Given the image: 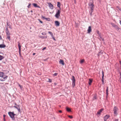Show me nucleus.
<instances>
[{"instance_id":"1","label":"nucleus","mask_w":121,"mask_h":121,"mask_svg":"<svg viewBox=\"0 0 121 121\" xmlns=\"http://www.w3.org/2000/svg\"><path fill=\"white\" fill-rule=\"evenodd\" d=\"M8 76L5 75L4 73L2 72H0V81H3L6 80Z\"/></svg>"},{"instance_id":"2","label":"nucleus","mask_w":121,"mask_h":121,"mask_svg":"<svg viewBox=\"0 0 121 121\" xmlns=\"http://www.w3.org/2000/svg\"><path fill=\"white\" fill-rule=\"evenodd\" d=\"M8 114L12 119L13 120H14L15 119L14 116L16 114L14 113V112H9Z\"/></svg>"},{"instance_id":"3","label":"nucleus","mask_w":121,"mask_h":121,"mask_svg":"<svg viewBox=\"0 0 121 121\" xmlns=\"http://www.w3.org/2000/svg\"><path fill=\"white\" fill-rule=\"evenodd\" d=\"M60 10H57V11L56 12L55 16L57 18H58L60 16Z\"/></svg>"},{"instance_id":"4","label":"nucleus","mask_w":121,"mask_h":121,"mask_svg":"<svg viewBox=\"0 0 121 121\" xmlns=\"http://www.w3.org/2000/svg\"><path fill=\"white\" fill-rule=\"evenodd\" d=\"M118 110V108L116 107H115L113 109V111H114V113L116 115H117V112Z\"/></svg>"},{"instance_id":"5","label":"nucleus","mask_w":121,"mask_h":121,"mask_svg":"<svg viewBox=\"0 0 121 121\" xmlns=\"http://www.w3.org/2000/svg\"><path fill=\"white\" fill-rule=\"evenodd\" d=\"M88 5L91 9V10L93 11L94 5L93 4L91 3H90Z\"/></svg>"},{"instance_id":"6","label":"nucleus","mask_w":121,"mask_h":121,"mask_svg":"<svg viewBox=\"0 0 121 121\" xmlns=\"http://www.w3.org/2000/svg\"><path fill=\"white\" fill-rule=\"evenodd\" d=\"M13 107L17 109L18 112H20L21 111L20 106L19 105H17L16 106H14Z\"/></svg>"},{"instance_id":"7","label":"nucleus","mask_w":121,"mask_h":121,"mask_svg":"<svg viewBox=\"0 0 121 121\" xmlns=\"http://www.w3.org/2000/svg\"><path fill=\"white\" fill-rule=\"evenodd\" d=\"M18 46L19 48V52L20 55L21 54V46L20 45V43L19 42H18Z\"/></svg>"},{"instance_id":"8","label":"nucleus","mask_w":121,"mask_h":121,"mask_svg":"<svg viewBox=\"0 0 121 121\" xmlns=\"http://www.w3.org/2000/svg\"><path fill=\"white\" fill-rule=\"evenodd\" d=\"M5 32L6 34V35H10V34L9 31L8 27H7L5 30Z\"/></svg>"},{"instance_id":"9","label":"nucleus","mask_w":121,"mask_h":121,"mask_svg":"<svg viewBox=\"0 0 121 121\" xmlns=\"http://www.w3.org/2000/svg\"><path fill=\"white\" fill-rule=\"evenodd\" d=\"M110 116L109 115H107L105 116L104 117V120L105 121H107V119H108L109 117Z\"/></svg>"},{"instance_id":"10","label":"nucleus","mask_w":121,"mask_h":121,"mask_svg":"<svg viewBox=\"0 0 121 121\" xmlns=\"http://www.w3.org/2000/svg\"><path fill=\"white\" fill-rule=\"evenodd\" d=\"M48 4L50 8L51 9H52L53 8V5L50 3H49Z\"/></svg>"},{"instance_id":"11","label":"nucleus","mask_w":121,"mask_h":121,"mask_svg":"<svg viewBox=\"0 0 121 121\" xmlns=\"http://www.w3.org/2000/svg\"><path fill=\"white\" fill-rule=\"evenodd\" d=\"M55 23L56 26H59L60 23L59 22L57 21H56L55 22Z\"/></svg>"},{"instance_id":"12","label":"nucleus","mask_w":121,"mask_h":121,"mask_svg":"<svg viewBox=\"0 0 121 121\" xmlns=\"http://www.w3.org/2000/svg\"><path fill=\"white\" fill-rule=\"evenodd\" d=\"M87 31L88 33H90V32H91V26H89V27Z\"/></svg>"},{"instance_id":"13","label":"nucleus","mask_w":121,"mask_h":121,"mask_svg":"<svg viewBox=\"0 0 121 121\" xmlns=\"http://www.w3.org/2000/svg\"><path fill=\"white\" fill-rule=\"evenodd\" d=\"M104 109L102 108L98 112H97V114L98 115H100L102 111H103Z\"/></svg>"},{"instance_id":"14","label":"nucleus","mask_w":121,"mask_h":121,"mask_svg":"<svg viewBox=\"0 0 121 121\" xmlns=\"http://www.w3.org/2000/svg\"><path fill=\"white\" fill-rule=\"evenodd\" d=\"M32 4H33L34 6L35 7L40 8V7L36 3H33Z\"/></svg>"},{"instance_id":"15","label":"nucleus","mask_w":121,"mask_h":121,"mask_svg":"<svg viewBox=\"0 0 121 121\" xmlns=\"http://www.w3.org/2000/svg\"><path fill=\"white\" fill-rule=\"evenodd\" d=\"M72 81V83L75 82V79L74 76H72V78L71 79Z\"/></svg>"},{"instance_id":"16","label":"nucleus","mask_w":121,"mask_h":121,"mask_svg":"<svg viewBox=\"0 0 121 121\" xmlns=\"http://www.w3.org/2000/svg\"><path fill=\"white\" fill-rule=\"evenodd\" d=\"M102 84H104V82L103 79H104V72L103 71H102Z\"/></svg>"},{"instance_id":"17","label":"nucleus","mask_w":121,"mask_h":121,"mask_svg":"<svg viewBox=\"0 0 121 121\" xmlns=\"http://www.w3.org/2000/svg\"><path fill=\"white\" fill-rule=\"evenodd\" d=\"M5 45L4 44H0V48H4L6 47Z\"/></svg>"},{"instance_id":"18","label":"nucleus","mask_w":121,"mask_h":121,"mask_svg":"<svg viewBox=\"0 0 121 121\" xmlns=\"http://www.w3.org/2000/svg\"><path fill=\"white\" fill-rule=\"evenodd\" d=\"M59 63L64 65V61L63 60H60L59 61Z\"/></svg>"},{"instance_id":"19","label":"nucleus","mask_w":121,"mask_h":121,"mask_svg":"<svg viewBox=\"0 0 121 121\" xmlns=\"http://www.w3.org/2000/svg\"><path fill=\"white\" fill-rule=\"evenodd\" d=\"M97 95H96L95 94L94 95L93 97L92 98V100H95L96 99H97Z\"/></svg>"},{"instance_id":"20","label":"nucleus","mask_w":121,"mask_h":121,"mask_svg":"<svg viewBox=\"0 0 121 121\" xmlns=\"http://www.w3.org/2000/svg\"><path fill=\"white\" fill-rule=\"evenodd\" d=\"M57 3V6L58 7H59L60 8V3L59 2H58Z\"/></svg>"},{"instance_id":"21","label":"nucleus","mask_w":121,"mask_h":121,"mask_svg":"<svg viewBox=\"0 0 121 121\" xmlns=\"http://www.w3.org/2000/svg\"><path fill=\"white\" fill-rule=\"evenodd\" d=\"M106 88L107 89H106V94L107 96L108 95V86H107Z\"/></svg>"},{"instance_id":"22","label":"nucleus","mask_w":121,"mask_h":121,"mask_svg":"<svg viewBox=\"0 0 121 121\" xmlns=\"http://www.w3.org/2000/svg\"><path fill=\"white\" fill-rule=\"evenodd\" d=\"M92 82V79H89V84L90 85L91 84V83Z\"/></svg>"},{"instance_id":"23","label":"nucleus","mask_w":121,"mask_h":121,"mask_svg":"<svg viewBox=\"0 0 121 121\" xmlns=\"http://www.w3.org/2000/svg\"><path fill=\"white\" fill-rule=\"evenodd\" d=\"M7 25L8 26H9V28H10L11 29H12V28L11 27V25L10 24H9V23H8V22H7Z\"/></svg>"},{"instance_id":"24","label":"nucleus","mask_w":121,"mask_h":121,"mask_svg":"<svg viewBox=\"0 0 121 121\" xmlns=\"http://www.w3.org/2000/svg\"><path fill=\"white\" fill-rule=\"evenodd\" d=\"M115 28L117 30V31H119L120 30H121L120 28L118 27L117 26V27H116Z\"/></svg>"},{"instance_id":"25","label":"nucleus","mask_w":121,"mask_h":121,"mask_svg":"<svg viewBox=\"0 0 121 121\" xmlns=\"http://www.w3.org/2000/svg\"><path fill=\"white\" fill-rule=\"evenodd\" d=\"M103 53V52L102 51H101L100 52H99V54H98V56H99L101 55Z\"/></svg>"},{"instance_id":"26","label":"nucleus","mask_w":121,"mask_h":121,"mask_svg":"<svg viewBox=\"0 0 121 121\" xmlns=\"http://www.w3.org/2000/svg\"><path fill=\"white\" fill-rule=\"evenodd\" d=\"M99 39H100V40H102L103 41L104 40V39L102 38L100 35H99Z\"/></svg>"},{"instance_id":"27","label":"nucleus","mask_w":121,"mask_h":121,"mask_svg":"<svg viewBox=\"0 0 121 121\" xmlns=\"http://www.w3.org/2000/svg\"><path fill=\"white\" fill-rule=\"evenodd\" d=\"M66 110L67 111H68V112H70L71 111V109H70L68 108V107H67L66 108Z\"/></svg>"},{"instance_id":"28","label":"nucleus","mask_w":121,"mask_h":121,"mask_svg":"<svg viewBox=\"0 0 121 121\" xmlns=\"http://www.w3.org/2000/svg\"><path fill=\"white\" fill-rule=\"evenodd\" d=\"M111 24L113 27H114L115 28L117 26V25H115L113 23H112Z\"/></svg>"},{"instance_id":"29","label":"nucleus","mask_w":121,"mask_h":121,"mask_svg":"<svg viewBox=\"0 0 121 121\" xmlns=\"http://www.w3.org/2000/svg\"><path fill=\"white\" fill-rule=\"evenodd\" d=\"M18 86H19L21 89H22L23 88V86H22V85H21L20 84H19V83H18Z\"/></svg>"},{"instance_id":"30","label":"nucleus","mask_w":121,"mask_h":121,"mask_svg":"<svg viewBox=\"0 0 121 121\" xmlns=\"http://www.w3.org/2000/svg\"><path fill=\"white\" fill-rule=\"evenodd\" d=\"M84 59H82V60H81L80 62V64H82V63H83V62H84Z\"/></svg>"},{"instance_id":"31","label":"nucleus","mask_w":121,"mask_h":121,"mask_svg":"<svg viewBox=\"0 0 121 121\" xmlns=\"http://www.w3.org/2000/svg\"><path fill=\"white\" fill-rule=\"evenodd\" d=\"M4 58V57L0 55V60H1Z\"/></svg>"},{"instance_id":"32","label":"nucleus","mask_w":121,"mask_h":121,"mask_svg":"<svg viewBox=\"0 0 121 121\" xmlns=\"http://www.w3.org/2000/svg\"><path fill=\"white\" fill-rule=\"evenodd\" d=\"M75 86V83H72V86L73 87Z\"/></svg>"},{"instance_id":"33","label":"nucleus","mask_w":121,"mask_h":121,"mask_svg":"<svg viewBox=\"0 0 121 121\" xmlns=\"http://www.w3.org/2000/svg\"><path fill=\"white\" fill-rule=\"evenodd\" d=\"M93 12V11L91 10V11L90 12V15L91 16H92V13Z\"/></svg>"},{"instance_id":"34","label":"nucleus","mask_w":121,"mask_h":121,"mask_svg":"<svg viewBox=\"0 0 121 121\" xmlns=\"http://www.w3.org/2000/svg\"><path fill=\"white\" fill-rule=\"evenodd\" d=\"M48 33L51 35V36H52L53 35L52 33L51 32L49 31L48 32Z\"/></svg>"},{"instance_id":"35","label":"nucleus","mask_w":121,"mask_h":121,"mask_svg":"<svg viewBox=\"0 0 121 121\" xmlns=\"http://www.w3.org/2000/svg\"><path fill=\"white\" fill-rule=\"evenodd\" d=\"M7 38L8 39L10 40V35H7Z\"/></svg>"},{"instance_id":"36","label":"nucleus","mask_w":121,"mask_h":121,"mask_svg":"<svg viewBox=\"0 0 121 121\" xmlns=\"http://www.w3.org/2000/svg\"><path fill=\"white\" fill-rule=\"evenodd\" d=\"M45 19L47 20L48 21H50V18H45Z\"/></svg>"},{"instance_id":"37","label":"nucleus","mask_w":121,"mask_h":121,"mask_svg":"<svg viewBox=\"0 0 121 121\" xmlns=\"http://www.w3.org/2000/svg\"><path fill=\"white\" fill-rule=\"evenodd\" d=\"M52 38H53V40H55V41H56V39H55L54 37L53 36H53H52Z\"/></svg>"},{"instance_id":"38","label":"nucleus","mask_w":121,"mask_h":121,"mask_svg":"<svg viewBox=\"0 0 121 121\" xmlns=\"http://www.w3.org/2000/svg\"><path fill=\"white\" fill-rule=\"evenodd\" d=\"M48 82H52V80L49 78L48 79Z\"/></svg>"},{"instance_id":"39","label":"nucleus","mask_w":121,"mask_h":121,"mask_svg":"<svg viewBox=\"0 0 121 121\" xmlns=\"http://www.w3.org/2000/svg\"><path fill=\"white\" fill-rule=\"evenodd\" d=\"M41 38H42V39H43V38H47V36H45V37H44V36H42L41 37H40Z\"/></svg>"},{"instance_id":"40","label":"nucleus","mask_w":121,"mask_h":121,"mask_svg":"<svg viewBox=\"0 0 121 121\" xmlns=\"http://www.w3.org/2000/svg\"><path fill=\"white\" fill-rule=\"evenodd\" d=\"M57 75V73H55L53 74V75L55 76H56Z\"/></svg>"},{"instance_id":"41","label":"nucleus","mask_w":121,"mask_h":121,"mask_svg":"<svg viewBox=\"0 0 121 121\" xmlns=\"http://www.w3.org/2000/svg\"><path fill=\"white\" fill-rule=\"evenodd\" d=\"M42 35H46V33H42Z\"/></svg>"},{"instance_id":"42","label":"nucleus","mask_w":121,"mask_h":121,"mask_svg":"<svg viewBox=\"0 0 121 121\" xmlns=\"http://www.w3.org/2000/svg\"><path fill=\"white\" fill-rule=\"evenodd\" d=\"M31 5V4H29L28 5V6H27V7L28 8H29V7H30V6Z\"/></svg>"},{"instance_id":"43","label":"nucleus","mask_w":121,"mask_h":121,"mask_svg":"<svg viewBox=\"0 0 121 121\" xmlns=\"http://www.w3.org/2000/svg\"><path fill=\"white\" fill-rule=\"evenodd\" d=\"M119 80L120 81V83H121V77H120Z\"/></svg>"},{"instance_id":"44","label":"nucleus","mask_w":121,"mask_h":121,"mask_svg":"<svg viewBox=\"0 0 121 121\" xmlns=\"http://www.w3.org/2000/svg\"><path fill=\"white\" fill-rule=\"evenodd\" d=\"M42 17L45 19V18H45L44 16H42Z\"/></svg>"},{"instance_id":"45","label":"nucleus","mask_w":121,"mask_h":121,"mask_svg":"<svg viewBox=\"0 0 121 121\" xmlns=\"http://www.w3.org/2000/svg\"><path fill=\"white\" fill-rule=\"evenodd\" d=\"M118 121V119H116L114 120V121Z\"/></svg>"},{"instance_id":"46","label":"nucleus","mask_w":121,"mask_h":121,"mask_svg":"<svg viewBox=\"0 0 121 121\" xmlns=\"http://www.w3.org/2000/svg\"><path fill=\"white\" fill-rule=\"evenodd\" d=\"M69 117L71 118H72L73 117L72 116H69Z\"/></svg>"},{"instance_id":"47","label":"nucleus","mask_w":121,"mask_h":121,"mask_svg":"<svg viewBox=\"0 0 121 121\" xmlns=\"http://www.w3.org/2000/svg\"><path fill=\"white\" fill-rule=\"evenodd\" d=\"M46 47H44V48H43V49H42V50H44V49H46Z\"/></svg>"},{"instance_id":"48","label":"nucleus","mask_w":121,"mask_h":121,"mask_svg":"<svg viewBox=\"0 0 121 121\" xmlns=\"http://www.w3.org/2000/svg\"><path fill=\"white\" fill-rule=\"evenodd\" d=\"M39 20V21H40V22L41 23H43V22H42V21H40V20Z\"/></svg>"},{"instance_id":"49","label":"nucleus","mask_w":121,"mask_h":121,"mask_svg":"<svg viewBox=\"0 0 121 121\" xmlns=\"http://www.w3.org/2000/svg\"><path fill=\"white\" fill-rule=\"evenodd\" d=\"M59 112L60 113H61L62 112V111L61 110H59Z\"/></svg>"},{"instance_id":"50","label":"nucleus","mask_w":121,"mask_h":121,"mask_svg":"<svg viewBox=\"0 0 121 121\" xmlns=\"http://www.w3.org/2000/svg\"><path fill=\"white\" fill-rule=\"evenodd\" d=\"M35 53H33V55H35Z\"/></svg>"},{"instance_id":"51","label":"nucleus","mask_w":121,"mask_h":121,"mask_svg":"<svg viewBox=\"0 0 121 121\" xmlns=\"http://www.w3.org/2000/svg\"><path fill=\"white\" fill-rule=\"evenodd\" d=\"M0 39H2L1 37V36L0 35Z\"/></svg>"},{"instance_id":"52","label":"nucleus","mask_w":121,"mask_h":121,"mask_svg":"<svg viewBox=\"0 0 121 121\" xmlns=\"http://www.w3.org/2000/svg\"><path fill=\"white\" fill-rule=\"evenodd\" d=\"M5 115H3V117H4H4H5Z\"/></svg>"},{"instance_id":"53","label":"nucleus","mask_w":121,"mask_h":121,"mask_svg":"<svg viewBox=\"0 0 121 121\" xmlns=\"http://www.w3.org/2000/svg\"><path fill=\"white\" fill-rule=\"evenodd\" d=\"M120 24L121 25V21H120Z\"/></svg>"},{"instance_id":"54","label":"nucleus","mask_w":121,"mask_h":121,"mask_svg":"<svg viewBox=\"0 0 121 121\" xmlns=\"http://www.w3.org/2000/svg\"><path fill=\"white\" fill-rule=\"evenodd\" d=\"M4 121H5V119L4 118Z\"/></svg>"},{"instance_id":"55","label":"nucleus","mask_w":121,"mask_h":121,"mask_svg":"<svg viewBox=\"0 0 121 121\" xmlns=\"http://www.w3.org/2000/svg\"><path fill=\"white\" fill-rule=\"evenodd\" d=\"M120 63L121 64V61H120Z\"/></svg>"},{"instance_id":"56","label":"nucleus","mask_w":121,"mask_h":121,"mask_svg":"<svg viewBox=\"0 0 121 121\" xmlns=\"http://www.w3.org/2000/svg\"><path fill=\"white\" fill-rule=\"evenodd\" d=\"M15 105H16V106H17V104L16 103H15Z\"/></svg>"},{"instance_id":"57","label":"nucleus","mask_w":121,"mask_h":121,"mask_svg":"<svg viewBox=\"0 0 121 121\" xmlns=\"http://www.w3.org/2000/svg\"><path fill=\"white\" fill-rule=\"evenodd\" d=\"M99 2H100V1H101V0H98Z\"/></svg>"},{"instance_id":"58","label":"nucleus","mask_w":121,"mask_h":121,"mask_svg":"<svg viewBox=\"0 0 121 121\" xmlns=\"http://www.w3.org/2000/svg\"><path fill=\"white\" fill-rule=\"evenodd\" d=\"M30 12H33L32 10H31L30 11Z\"/></svg>"},{"instance_id":"59","label":"nucleus","mask_w":121,"mask_h":121,"mask_svg":"<svg viewBox=\"0 0 121 121\" xmlns=\"http://www.w3.org/2000/svg\"><path fill=\"white\" fill-rule=\"evenodd\" d=\"M105 121V120H104V121Z\"/></svg>"}]
</instances>
